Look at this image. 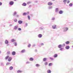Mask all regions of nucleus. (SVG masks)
<instances>
[{"label":"nucleus","mask_w":73,"mask_h":73,"mask_svg":"<svg viewBox=\"0 0 73 73\" xmlns=\"http://www.w3.org/2000/svg\"><path fill=\"white\" fill-rule=\"evenodd\" d=\"M9 58V56H7L5 58V60H7Z\"/></svg>","instance_id":"nucleus-34"},{"label":"nucleus","mask_w":73,"mask_h":73,"mask_svg":"<svg viewBox=\"0 0 73 73\" xmlns=\"http://www.w3.org/2000/svg\"><path fill=\"white\" fill-rule=\"evenodd\" d=\"M25 49L22 50L21 51V53H25Z\"/></svg>","instance_id":"nucleus-14"},{"label":"nucleus","mask_w":73,"mask_h":73,"mask_svg":"<svg viewBox=\"0 0 73 73\" xmlns=\"http://www.w3.org/2000/svg\"><path fill=\"white\" fill-rule=\"evenodd\" d=\"M70 3V1H67V4H69Z\"/></svg>","instance_id":"nucleus-40"},{"label":"nucleus","mask_w":73,"mask_h":73,"mask_svg":"<svg viewBox=\"0 0 73 73\" xmlns=\"http://www.w3.org/2000/svg\"><path fill=\"white\" fill-rule=\"evenodd\" d=\"M22 5V6H26V5H27V3H24Z\"/></svg>","instance_id":"nucleus-15"},{"label":"nucleus","mask_w":73,"mask_h":73,"mask_svg":"<svg viewBox=\"0 0 73 73\" xmlns=\"http://www.w3.org/2000/svg\"><path fill=\"white\" fill-rule=\"evenodd\" d=\"M9 63H7L6 64V65H9Z\"/></svg>","instance_id":"nucleus-52"},{"label":"nucleus","mask_w":73,"mask_h":73,"mask_svg":"<svg viewBox=\"0 0 73 73\" xmlns=\"http://www.w3.org/2000/svg\"><path fill=\"white\" fill-rule=\"evenodd\" d=\"M14 4V2L13 1H11L9 2V4L10 5H13Z\"/></svg>","instance_id":"nucleus-3"},{"label":"nucleus","mask_w":73,"mask_h":73,"mask_svg":"<svg viewBox=\"0 0 73 73\" xmlns=\"http://www.w3.org/2000/svg\"><path fill=\"white\" fill-rule=\"evenodd\" d=\"M52 1H55V0H52Z\"/></svg>","instance_id":"nucleus-59"},{"label":"nucleus","mask_w":73,"mask_h":73,"mask_svg":"<svg viewBox=\"0 0 73 73\" xmlns=\"http://www.w3.org/2000/svg\"><path fill=\"white\" fill-rule=\"evenodd\" d=\"M47 73H51V70H48L47 71Z\"/></svg>","instance_id":"nucleus-25"},{"label":"nucleus","mask_w":73,"mask_h":73,"mask_svg":"<svg viewBox=\"0 0 73 73\" xmlns=\"http://www.w3.org/2000/svg\"><path fill=\"white\" fill-rule=\"evenodd\" d=\"M44 45V43H42L40 44V45H41V46H42Z\"/></svg>","instance_id":"nucleus-42"},{"label":"nucleus","mask_w":73,"mask_h":73,"mask_svg":"<svg viewBox=\"0 0 73 73\" xmlns=\"http://www.w3.org/2000/svg\"><path fill=\"white\" fill-rule=\"evenodd\" d=\"M68 0H63V2L64 3V4H66V2Z\"/></svg>","instance_id":"nucleus-10"},{"label":"nucleus","mask_w":73,"mask_h":73,"mask_svg":"<svg viewBox=\"0 0 73 73\" xmlns=\"http://www.w3.org/2000/svg\"><path fill=\"white\" fill-rule=\"evenodd\" d=\"M19 15H16V17H19Z\"/></svg>","instance_id":"nucleus-48"},{"label":"nucleus","mask_w":73,"mask_h":73,"mask_svg":"<svg viewBox=\"0 0 73 73\" xmlns=\"http://www.w3.org/2000/svg\"><path fill=\"white\" fill-rule=\"evenodd\" d=\"M48 5H52V3L49 2L48 3Z\"/></svg>","instance_id":"nucleus-23"},{"label":"nucleus","mask_w":73,"mask_h":73,"mask_svg":"<svg viewBox=\"0 0 73 73\" xmlns=\"http://www.w3.org/2000/svg\"><path fill=\"white\" fill-rule=\"evenodd\" d=\"M35 3H38V1H35Z\"/></svg>","instance_id":"nucleus-54"},{"label":"nucleus","mask_w":73,"mask_h":73,"mask_svg":"<svg viewBox=\"0 0 73 73\" xmlns=\"http://www.w3.org/2000/svg\"><path fill=\"white\" fill-rule=\"evenodd\" d=\"M14 1H16V0H14Z\"/></svg>","instance_id":"nucleus-60"},{"label":"nucleus","mask_w":73,"mask_h":73,"mask_svg":"<svg viewBox=\"0 0 73 73\" xmlns=\"http://www.w3.org/2000/svg\"><path fill=\"white\" fill-rule=\"evenodd\" d=\"M36 46V44H33L32 46L33 47V46Z\"/></svg>","instance_id":"nucleus-46"},{"label":"nucleus","mask_w":73,"mask_h":73,"mask_svg":"<svg viewBox=\"0 0 73 73\" xmlns=\"http://www.w3.org/2000/svg\"><path fill=\"white\" fill-rule=\"evenodd\" d=\"M28 17L29 19V20H30V19H31L30 17V16H29L28 15Z\"/></svg>","instance_id":"nucleus-38"},{"label":"nucleus","mask_w":73,"mask_h":73,"mask_svg":"<svg viewBox=\"0 0 73 73\" xmlns=\"http://www.w3.org/2000/svg\"><path fill=\"white\" fill-rule=\"evenodd\" d=\"M5 43L6 44H8V41L7 40H6L5 41Z\"/></svg>","instance_id":"nucleus-30"},{"label":"nucleus","mask_w":73,"mask_h":73,"mask_svg":"<svg viewBox=\"0 0 73 73\" xmlns=\"http://www.w3.org/2000/svg\"><path fill=\"white\" fill-rule=\"evenodd\" d=\"M13 66H11L9 67V69L10 70H12V69H13Z\"/></svg>","instance_id":"nucleus-21"},{"label":"nucleus","mask_w":73,"mask_h":73,"mask_svg":"<svg viewBox=\"0 0 73 73\" xmlns=\"http://www.w3.org/2000/svg\"><path fill=\"white\" fill-rule=\"evenodd\" d=\"M44 65L46 66V65H48V62H44Z\"/></svg>","instance_id":"nucleus-33"},{"label":"nucleus","mask_w":73,"mask_h":73,"mask_svg":"<svg viewBox=\"0 0 73 73\" xmlns=\"http://www.w3.org/2000/svg\"><path fill=\"white\" fill-rule=\"evenodd\" d=\"M57 56H58V55L57 54H55L54 55V58H56L57 57Z\"/></svg>","instance_id":"nucleus-11"},{"label":"nucleus","mask_w":73,"mask_h":73,"mask_svg":"<svg viewBox=\"0 0 73 73\" xmlns=\"http://www.w3.org/2000/svg\"><path fill=\"white\" fill-rule=\"evenodd\" d=\"M51 20H52L54 21V20H55V18H54V17L52 18L51 19Z\"/></svg>","instance_id":"nucleus-35"},{"label":"nucleus","mask_w":73,"mask_h":73,"mask_svg":"<svg viewBox=\"0 0 73 73\" xmlns=\"http://www.w3.org/2000/svg\"><path fill=\"white\" fill-rule=\"evenodd\" d=\"M58 12V8H56L55 9V12L57 13Z\"/></svg>","instance_id":"nucleus-18"},{"label":"nucleus","mask_w":73,"mask_h":73,"mask_svg":"<svg viewBox=\"0 0 73 73\" xmlns=\"http://www.w3.org/2000/svg\"><path fill=\"white\" fill-rule=\"evenodd\" d=\"M65 46V43L63 44L62 45V47H63V46Z\"/></svg>","instance_id":"nucleus-41"},{"label":"nucleus","mask_w":73,"mask_h":73,"mask_svg":"<svg viewBox=\"0 0 73 73\" xmlns=\"http://www.w3.org/2000/svg\"><path fill=\"white\" fill-rule=\"evenodd\" d=\"M18 28V26H15L14 27V29H15V30H17V28Z\"/></svg>","instance_id":"nucleus-16"},{"label":"nucleus","mask_w":73,"mask_h":73,"mask_svg":"<svg viewBox=\"0 0 73 73\" xmlns=\"http://www.w3.org/2000/svg\"><path fill=\"white\" fill-rule=\"evenodd\" d=\"M35 51L36 52H37V49H36L35 50Z\"/></svg>","instance_id":"nucleus-53"},{"label":"nucleus","mask_w":73,"mask_h":73,"mask_svg":"<svg viewBox=\"0 0 73 73\" xmlns=\"http://www.w3.org/2000/svg\"><path fill=\"white\" fill-rule=\"evenodd\" d=\"M42 36V35L41 34H39L38 35V37H39V38H41Z\"/></svg>","instance_id":"nucleus-7"},{"label":"nucleus","mask_w":73,"mask_h":73,"mask_svg":"<svg viewBox=\"0 0 73 73\" xmlns=\"http://www.w3.org/2000/svg\"><path fill=\"white\" fill-rule=\"evenodd\" d=\"M2 5V3L0 2V5Z\"/></svg>","instance_id":"nucleus-50"},{"label":"nucleus","mask_w":73,"mask_h":73,"mask_svg":"<svg viewBox=\"0 0 73 73\" xmlns=\"http://www.w3.org/2000/svg\"><path fill=\"white\" fill-rule=\"evenodd\" d=\"M25 25L26 27H27V26H28V24L27 23H26Z\"/></svg>","instance_id":"nucleus-49"},{"label":"nucleus","mask_w":73,"mask_h":73,"mask_svg":"<svg viewBox=\"0 0 73 73\" xmlns=\"http://www.w3.org/2000/svg\"><path fill=\"white\" fill-rule=\"evenodd\" d=\"M16 41V40L14 39H13L11 40V41L12 42H13L14 41Z\"/></svg>","instance_id":"nucleus-31"},{"label":"nucleus","mask_w":73,"mask_h":73,"mask_svg":"<svg viewBox=\"0 0 73 73\" xmlns=\"http://www.w3.org/2000/svg\"><path fill=\"white\" fill-rule=\"evenodd\" d=\"M14 44L15 46H17V43L16 42H15Z\"/></svg>","instance_id":"nucleus-43"},{"label":"nucleus","mask_w":73,"mask_h":73,"mask_svg":"<svg viewBox=\"0 0 73 73\" xmlns=\"http://www.w3.org/2000/svg\"><path fill=\"white\" fill-rule=\"evenodd\" d=\"M52 65V63H49V66H51V65Z\"/></svg>","instance_id":"nucleus-36"},{"label":"nucleus","mask_w":73,"mask_h":73,"mask_svg":"<svg viewBox=\"0 0 73 73\" xmlns=\"http://www.w3.org/2000/svg\"><path fill=\"white\" fill-rule=\"evenodd\" d=\"M29 12H28L27 13H23V16H26L27 15H29Z\"/></svg>","instance_id":"nucleus-2"},{"label":"nucleus","mask_w":73,"mask_h":73,"mask_svg":"<svg viewBox=\"0 0 73 73\" xmlns=\"http://www.w3.org/2000/svg\"><path fill=\"white\" fill-rule=\"evenodd\" d=\"M12 54L13 56H15L16 55V52L15 51H13L12 52Z\"/></svg>","instance_id":"nucleus-5"},{"label":"nucleus","mask_w":73,"mask_h":73,"mask_svg":"<svg viewBox=\"0 0 73 73\" xmlns=\"http://www.w3.org/2000/svg\"><path fill=\"white\" fill-rule=\"evenodd\" d=\"M69 7H72V6H73V4L72 3H70L69 4Z\"/></svg>","instance_id":"nucleus-28"},{"label":"nucleus","mask_w":73,"mask_h":73,"mask_svg":"<svg viewBox=\"0 0 73 73\" xmlns=\"http://www.w3.org/2000/svg\"><path fill=\"white\" fill-rule=\"evenodd\" d=\"M63 49H64V48H60V50L61 51H62L64 50Z\"/></svg>","instance_id":"nucleus-29"},{"label":"nucleus","mask_w":73,"mask_h":73,"mask_svg":"<svg viewBox=\"0 0 73 73\" xmlns=\"http://www.w3.org/2000/svg\"><path fill=\"white\" fill-rule=\"evenodd\" d=\"M11 26H12V24H10V27H11Z\"/></svg>","instance_id":"nucleus-55"},{"label":"nucleus","mask_w":73,"mask_h":73,"mask_svg":"<svg viewBox=\"0 0 73 73\" xmlns=\"http://www.w3.org/2000/svg\"><path fill=\"white\" fill-rule=\"evenodd\" d=\"M11 60H12V57H9V62H10Z\"/></svg>","instance_id":"nucleus-27"},{"label":"nucleus","mask_w":73,"mask_h":73,"mask_svg":"<svg viewBox=\"0 0 73 73\" xmlns=\"http://www.w3.org/2000/svg\"><path fill=\"white\" fill-rule=\"evenodd\" d=\"M65 43L66 44H67V45H68V44H69V43H70V42L69 41H67V42H65Z\"/></svg>","instance_id":"nucleus-22"},{"label":"nucleus","mask_w":73,"mask_h":73,"mask_svg":"<svg viewBox=\"0 0 73 73\" xmlns=\"http://www.w3.org/2000/svg\"><path fill=\"white\" fill-rule=\"evenodd\" d=\"M18 31H21V28H18Z\"/></svg>","instance_id":"nucleus-45"},{"label":"nucleus","mask_w":73,"mask_h":73,"mask_svg":"<svg viewBox=\"0 0 73 73\" xmlns=\"http://www.w3.org/2000/svg\"><path fill=\"white\" fill-rule=\"evenodd\" d=\"M59 14H62L63 13V11L62 10L60 11L59 12Z\"/></svg>","instance_id":"nucleus-12"},{"label":"nucleus","mask_w":73,"mask_h":73,"mask_svg":"<svg viewBox=\"0 0 73 73\" xmlns=\"http://www.w3.org/2000/svg\"><path fill=\"white\" fill-rule=\"evenodd\" d=\"M22 72H23V71H21L20 70H18L17 71V72L18 73H22Z\"/></svg>","instance_id":"nucleus-20"},{"label":"nucleus","mask_w":73,"mask_h":73,"mask_svg":"<svg viewBox=\"0 0 73 73\" xmlns=\"http://www.w3.org/2000/svg\"><path fill=\"white\" fill-rule=\"evenodd\" d=\"M70 48V47L69 46H66V49H69Z\"/></svg>","instance_id":"nucleus-13"},{"label":"nucleus","mask_w":73,"mask_h":73,"mask_svg":"<svg viewBox=\"0 0 73 73\" xmlns=\"http://www.w3.org/2000/svg\"><path fill=\"white\" fill-rule=\"evenodd\" d=\"M8 61H9V59L8 60Z\"/></svg>","instance_id":"nucleus-57"},{"label":"nucleus","mask_w":73,"mask_h":73,"mask_svg":"<svg viewBox=\"0 0 73 73\" xmlns=\"http://www.w3.org/2000/svg\"><path fill=\"white\" fill-rule=\"evenodd\" d=\"M53 8V7L52 6H49L48 7V9H51Z\"/></svg>","instance_id":"nucleus-17"},{"label":"nucleus","mask_w":73,"mask_h":73,"mask_svg":"<svg viewBox=\"0 0 73 73\" xmlns=\"http://www.w3.org/2000/svg\"><path fill=\"white\" fill-rule=\"evenodd\" d=\"M29 7H31V5H29Z\"/></svg>","instance_id":"nucleus-56"},{"label":"nucleus","mask_w":73,"mask_h":73,"mask_svg":"<svg viewBox=\"0 0 73 73\" xmlns=\"http://www.w3.org/2000/svg\"><path fill=\"white\" fill-rule=\"evenodd\" d=\"M18 23L19 24H21L23 23V21L21 20H19L18 21Z\"/></svg>","instance_id":"nucleus-4"},{"label":"nucleus","mask_w":73,"mask_h":73,"mask_svg":"<svg viewBox=\"0 0 73 73\" xmlns=\"http://www.w3.org/2000/svg\"><path fill=\"white\" fill-rule=\"evenodd\" d=\"M35 66L36 67H39V66H40V65H39L38 64H36Z\"/></svg>","instance_id":"nucleus-24"},{"label":"nucleus","mask_w":73,"mask_h":73,"mask_svg":"<svg viewBox=\"0 0 73 73\" xmlns=\"http://www.w3.org/2000/svg\"><path fill=\"white\" fill-rule=\"evenodd\" d=\"M33 58H30L29 59L30 61H33Z\"/></svg>","instance_id":"nucleus-19"},{"label":"nucleus","mask_w":73,"mask_h":73,"mask_svg":"<svg viewBox=\"0 0 73 73\" xmlns=\"http://www.w3.org/2000/svg\"><path fill=\"white\" fill-rule=\"evenodd\" d=\"M46 59L47 58H44L43 59V61H46Z\"/></svg>","instance_id":"nucleus-26"},{"label":"nucleus","mask_w":73,"mask_h":73,"mask_svg":"<svg viewBox=\"0 0 73 73\" xmlns=\"http://www.w3.org/2000/svg\"><path fill=\"white\" fill-rule=\"evenodd\" d=\"M14 21L15 22H17V19H15L14 20Z\"/></svg>","instance_id":"nucleus-37"},{"label":"nucleus","mask_w":73,"mask_h":73,"mask_svg":"<svg viewBox=\"0 0 73 73\" xmlns=\"http://www.w3.org/2000/svg\"><path fill=\"white\" fill-rule=\"evenodd\" d=\"M31 3V2H29L27 3V4H29Z\"/></svg>","instance_id":"nucleus-47"},{"label":"nucleus","mask_w":73,"mask_h":73,"mask_svg":"<svg viewBox=\"0 0 73 73\" xmlns=\"http://www.w3.org/2000/svg\"><path fill=\"white\" fill-rule=\"evenodd\" d=\"M16 14H17V12L16 11H15L13 13V16H16Z\"/></svg>","instance_id":"nucleus-8"},{"label":"nucleus","mask_w":73,"mask_h":73,"mask_svg":"<svg viewBox=\"0 0 73 73\" xmlns=\"http://www.w3.org/2000/svg\"><path fill=\"white\" fill-rule=\"evenodd\" d=\"M68 27H64L63 29V32H66L68 31Z\"/></svg>","instance_id":"nucleus-1"},{"label":"nucleus","mask_w":73,"mask_h":73,"mask_svg":"<svg viewBox=\"0 0 73 73\" xmlns=\"http://www.w3.org/2000/svg\"><path fill=\"white\" fill-rule=\"evenodd\" d=\"M40 29H41V30L43 29V28H42V27H40Z\"/></svg>","instance_id":"nucleus-51"},{"label":"nucleus","mask_w":73,"mask_h":73,"mask_svg":"<svg viewBox=\"0 0 73 73\" xmlns=\"http://www.w3.org/2000/svg\"><path fill=\"white\" fill-rule=\"evenodd\" d=\"M9 64H11V63H9Z\"/></svg>","instance_id":"nucleus-58"},{"label":"nucleus","mask_w":73,"mask_h":73,"mask_svg":"<svg viewBox=\"0 0 73 73\" xmlns=\"http://www.w3.org/2000/svg\"><path fill=\"white\" fill-rule=\"evenodd\" d=\"M26 64H30V62L27 61L26 63Z\"/></svg>","instance_id":"nucleus-44"},{"label":"nucleus","mask_w":73,"mask_h":73,"mask_svg":"<svg viewBox=\"0 0 73 73\" xmlns=\"http://www.w3.org/2000/svg\"><path fill=\"white\" fill-rule=\"evenodd\" d=\"M56 25H54L52 26V28L53 29H56Z\"/></svg>","instance_id":"nucleus-6"},{"label":"nucleus","mask_w":73,"mask_h":73,"mask_svg":"<svg viewBox=\"0 0 73 73\" xmlns=\"http://www.w3.org/2000/svg\"><path fill=\"white\" fill-rule=\"evenodd\" d=\"M31 44H29L28 45V47H29V48H30V46H31Z\"/></svg>","instance_id":"nucleus-39"},{"label":"nucleus","mask_w":73,"mask_h":73,"mask_svg":"<svg viewBox=\"0 0 73 73\" xmlns=\"http://www.w3.org/2000/svg\"><path fill=\"white\" fill-rule=\"evenodd\" d=\"M62 47V44H59L58 45V47L59 48H61Z\"/></svg>","instance_id":"nucleus-9"},{"label":"nucleus","mask_w":73,"mask_h":73,"mask_svg":"<svg viewBox=\"0 0 73 73\" xmlns=\"http://www.w3.org/2000/svg\"><path fill=\"white\" fill-rule=\"evenodd\" d=\"M49 59H50V60H54V59L53 58H52L51 57H50L49 58Z\"/></svg>","instance_id":"nucleus-32"}]
</instances>
